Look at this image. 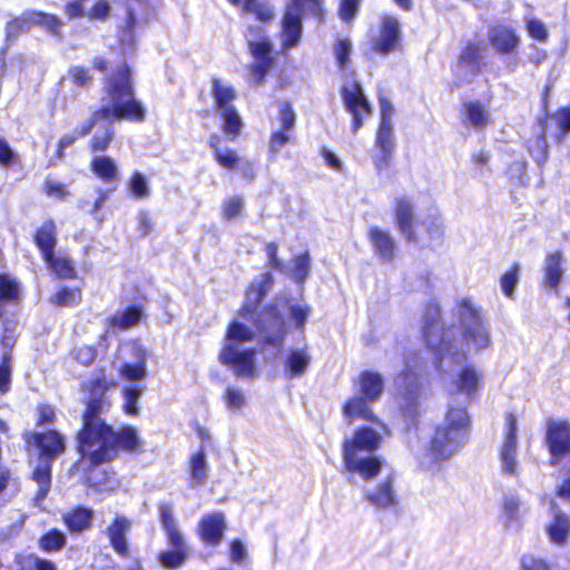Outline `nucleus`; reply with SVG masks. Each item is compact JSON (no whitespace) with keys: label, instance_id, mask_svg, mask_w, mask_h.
<instances>
[{"label":"nucleus","instance_id":"1","mask_svg":"<svg viewBox=\"0 0 570 570\" xmlns=\"http://www.w3.org/2000/svg\"><path fill=\"white\" fill-rule=\"evenodd\" d=\"M83 404L81 425L75 434L80 460L96 468L112 462L121 452L144 451V441L136 426L122 424L115 429L100 417L104 407L109 405L107 397L88 395Z\"/></svg>","mask_w":570,"mask_h":570},{"label":"nucleus","instance_id":"2","mask_svg":"<svg viewBox=\"0 0 570 570\" xmlns=\"http://www.w3.org/2000/svg\"><path fill=\"white\" fill-rule=\"evenodd\" d=\"M110 61L105 56H95L91 59V68L105 73L102 79L104 92L110 99V105H102L94 110L72 134L62 135L58 142L66 149L77 139L88 136L100 121H114L126 119L131 122H142L146 119L145 106L135 97V80L132 69L126 60L119 61L109 70Z\"/></svg>","mask_w":570,"mask_h":570},{"label":"nucleus","instance_id":"3","mask_svg":"<svg viewBox=\"0 0 570 570\" xmlns=\"http://www.w3.org/2000/svg\"><path fill=\"white\" fill-rule=\"evenodd\" d=\"M274 285L271 271L253 281L245 291V299L237 309V314L244 320H252L256 330L264 334L263 344L274 347L282 346L287 335L285 317L277 304L268 303L259 311L258 307Z\"/></svg>","mask_w":570,"mask_h":570},{"label":"nucleus","instance_id":"4","mask_svg":"<svg viewBox=\"0 0 570 570\" xmlns=\"http://www.w3.org/2000/svg\"><path fill=\"white\" fill-rule=\"evenodd\" d=\"M382 435L371 426H358L351 438L342 442V459L346 471L360 474L364 480L376 478L383 460L373 452L380 449Z\"/></svg>","mask_w":570,"mask_h":570},{"label":"nucleus","instance_id":"5","mask_svg":"<svg viewBox=\"0 0 570 570\" xmlns=\"http://www.w3.org/2000/svg\"><path fill=\"white\" fill-rule=\"evenodd\" d=\"M471 428L466 407L449 406L444 422L438 424L430 438L426 455L434 463L449 460L465 443Z\"/></svg>","mask_w":570,"mask_h":570},{"label":"nucleus","instance_id":"6","mask_svg":"<svg viewBox=\"0 0 570 570\" xmlns=\"http://www.w3.org/2000/svg\"><path fill=\"white\" fill-rule=\"evenodd\" d=\"M393 220L395 227L407 243L430 245L444 235V223L440 214L417 217L412 200L399 196L393 203Z\"/></svg>","mask_w":570,"mask_h":570},{"label":"nucleus","instance_id":"7","mask_svg":"<svg viewBox=\"0 0 570 570\" xmlns=\"http://www.w3.org/2000/svg\"><path fill=\"white\" fill-rule=\"evenodd\" d=\"M356 395L350 396L342 405V413L348 423L363 420L376 425L382 422L373 412L371 404L377 402L384 392V379L381 373L372 370L360 372L354 380Z\"/></svg>","mask_w":570,"mask_h":570},{"label":"nucleus","instance_id":"8","mask_svg":"<svg viewBox=\"0 0 570 570\" xmlns=\"http://www.w3.org/2000/svg\"><path fill=\"white\" fill-rule=\"evenodd\" d=\"M309 14L322 21L325 18L323 0H291L281 18V48L288 51L298 46L303 35V17Z\"/></svg>","mask_w":570,"mask_h":570},{"label":"nucleus","instance_id":"9","mask_svg":"<svg viewBox=\"0 0 570 570\" xmlns=\"http://www.w3.org/2000/svg\"><path fill=\"white\" fill-rule=\"evenodd\" d=\"M159 522L165 531L166 543L169 549L161 550L157 554V561L167 570L180 569L189 559V547L180 531L174 515L171 503H160L158 507Z\"/></svg>","mask_w":570,"mask_h":570},{"label":"nucleus","instance_id":"10","mask_svg":"<svg viewBox=\"0 0 570 570\" xmlns=\"http://www.w3.org/2000/svg\"><path fill=\"white\" fill-rule=\"evenodd\" d=\"M210 83L213 107L218 111L219 119L222 120V131L229 140L234 141L240 135L244 127L243 119L233 104L237 98V92L233 86L225 85L217 77H213Z\"/></svg>","mask_w":570,"mask_h":570},{"label":"nucleus","instance_id":"11","mask_svg":"<svg viewBox=\"0 0 570 570\" xmlns=\"http://www.w3.org/2000/svg\"><path fill=\"white\" fill-rule=\"evenodd\" d=\"M446 333L448 327L441 320L440 306L434 302L428 303L423 313L422 341L440 357L452 347V341Z\"/></svg>","mask_w":570,"mask_h":570},{"label":"nucleus","instance_id":"12","mask_svg":"<svg viewBox=\"0 0 570 570\" xmlns=\"http://www.w3.org/2000/svg\"><path fill=\"white\" fill-rule=\"evenodd\" d=\"M544 445L549 452L548 463L551 466L570 459V421L550 419L546 424Z\"/></svg>","mask_w":570,"mask_h":570},{"label":"nucleus","instance_id":"13","mask_svg":"<svg viewBox=\"0 0 570 570\" xmlns=\"http://www.w3.org/2000/svg\"><path fill=\"white\" fill-rule=\"evenodd\" d=\"M222 137L218 134H210L207 138V145L212 150L213 158L216 164L228 171L237 170L240 177L250 183L256 177V169L254 163L248 159H243L237 150L233 148L220 147Z\"/></svg>","mask_w":570,"mask_h":570},{"label":"nucleus","instance_id":"14","mask_svg":"<svg viewBox=\"0 0 570 570\" xmlns=\"http://www.w3.org/2000/svg\"><path fill=\"white\" fill-rule=\"evenodd\" d=\"M22 438L27 446L38 449L40 461L53 462L66 451V439L55 429L27 431L23 433Z\"/></svg>","mask_w":570,"mask_h":570},{"label":"nucleus","instance_id":"15","mask_svg":"<svg viewBox=\"0 0 570 570\" xmlns=\"http://www.w3.org/2000/svg\"><path fill=\"white\" fill-rule=\"evenodd\" d=\"M218 361L230 368L237 377L253 379L257 374L256 350H237L234 344L225 343L219 351Z\"/></svg>","mask_w":570,"mask_h":570},{"label":"nucleus","instance_id":"16","mask_svg":"<svg viewBox=\"0 0 570 570\" xmlns=\"http://www.w3.org/2000/svg\"><path fill=\"white\" fill-rule=\"evenodd\" d=\"M340 94L345 110L352 115L351 129L355 134L363 126L364 118L372 114V107L358 82L342 87Z\"/></svg>","mask_w":570,"mask_h":570},{"label":"nucleus","instance_id":"17","mask_svg":"<svg viewBox=\"0 0 570 570\" xmlns=\"http://www.w3.org/2000/svg\"><path fill=\"white\" fill-rule=\"evenodd\" d=\"M401 23L395 16L385 14L381 19L379 35L370 41V50L380 56H386L400 46Z\"/></svg>","mask_w":570,"mask_h":570},{"label":"nucleus","instance_id":"18","mask_svg":"<svg viewBox=\"0 0 570 570\" xmlns=\"http://www.w3.org/2000/svg\"><path fill=\"white\" fill-rule=\"evenodd\" d=\"M460 318L464 323V335L478 347H487L490 343L481 312L466 299L460 302Z\"/></svg>","mask_w":570,"mask_h":570},{"label":"nucleus","instance_id":"19","mask_svg":"<svg viewBox=\"0 0 570 570\" xmlns=\"http://www.w3.org/2000/svg\"><path fill=\"white\" fill-rule=\"evenodd\" d=\"M247 47L254 58V61L249 65L250 75L255 83L261 85L275 63L272 55L273 45L267 37H264L258 41H248Z\"/></svg>","mask_w":570,"mask_h":570},{"label":"nucleus","instance_id":"20","mask_svg":"<svg viewBox=\"0 0 570 570\" xmlns=\"http://www.w3.org/2000/svg\"><path fill=\"white\" fill-rule=\"evenodd\" d=\"M227 529L225 514L222 511H215L204 514L197 523V535L205 546H219Z\"/></svg>","mask_w":570,"mask_h":570},{"label":"nucleus","instance_id":"21","mask_svg":"<svg viewBox=\"0 0 570 570\" xmlns=\"http://www.w3.org/2000/svg\"><path fill=\"white\" fill-rule=\"evenodd\" d=\"M416 373L409 366L405 365L396 376L395 382L403 394V403L400 406V411L405 419L413 420V416L417 413L416 411Z\"/></svg>","mask_w":570,"mask_h":570},{"label":"nucleus","instance_id":"22","mask_svg":"<svg viewBox=\"0 0 570 570\" xmlns=\"http://www.w3.org/2000/svg\"><path fill=\"white\" fill-rule=\"evenodd\" d=\"M131 528V521L125 515H116L106 529L109 546L122 559L130 557L127 534Z\"/></svg>","mask_w":570,"mask_h":570},{"label":"nucleus","instance_id":"23","mask_svg":"<svg viewBox=\"0 0 570 570\" xmlns=\"http://www.w3.org/2000/svg\"><path fill=\"white\" fill-rule=\"evenodd\" d=\"M488 40L492 48L499 55L515 53L521 39L517 30L507 24H497L488 32Z\"/></svg>","mask_w":570,"mask_h":570},{"label":"nucleus","instance_id":"24","mask_svg":"<svg viewBox=\"0 0 570 570\" xmlns=\"http://www.w3.org/2000/svg\"><path fill=\"white\" fill-rule=\"evenodd\" d=\"M460 117L465 127H473L476 130H483L492 122L489 107L478 99L463 101Z\"/></svg>","mask_w":570,"mask_h":570},{"label":"nucleus","instance_id":"25","mask_svg":"<svg viewBox=\"0 0 570 570\" xmlns=\"http://www.w3.org/2000/svg\"><path fill=\"white\" fill-rule=\"evenodd\" d=\"M62 523L70 534H81L92 528L94 510L77 504L61 515Z\"/></svg>","mask_w":570,"mask_h":570},{"label":"nucleus","instance_id":"26","mask_svg":"<svg viewBox=\"0 0 570 570\" xmlns=\"http://www.w3.org/2000/svg\"><path fill=\"white\" fill-rule=\"evenodd\" d=\"M563 278V256L560 250L547 254L543 264L542 286L559 293V287Z\"/></svg>","mask_w":570,"mask_h":570},{"label":"nucleus","instance_id":"27","mask_svg":"<svg viewBox=\"0 0 570 570\" xmlns=\"http://www.w3.org/2000/svg\"><path fill=\"white\" fill-rule=\"evenodd\" d=\"M229 4L240 8L244 14L252 16L263 24H269L275 19V11L268 0H227Z\"/></svg>","mask_w":570,"mask_h":570},{"label":"nucleus","instance_id":"28","mask_svg":"<svg viewBox=\"0 0 570 570\" xmlns=\"http://www.w3.org/2000/svg\"><path fill=\"white\" fill-rule=\"evenodd\" d=\"M146 315L141 304H131L121 312L110 315L107 320V326L110 330L126 331L137 326Z\"/></svg>","mask_w":570,"mask_h":570},{"label":"nucleus","instance_id":"29","mask_svg":"<svg viewBox=\"0 0 570 570\" xmlns=\"http://www.w3.org/2000/svg\"><path fill=\"white\" fill-rule=\"evenodd\" d=\"M49 271L59 279H77L78 272L71 257L56 250L42 257Z\"/></svg>","mask_w":570,"mask_h":570},{"label":"nucleus","instance_id":"30","mask_svg":"<svg viewBox=\"0 0 570 570\" xmlns=\"http://www.w3.org/2000/svg\"><path fill=\"white\" fill-rule=\"evenodd\" d=\"M367 238L373 250L383 259L392 262L395 256V242L387 230L377 226H371Z\"/></svg>","mask_w":570,"mask_h":570},{"label":"nucleus","instance_id":"31","mask_svg":"<svg viewBox=\"0 0 570 570\" xmlns=\"http://www.w3.org/2000/svg\"><path fill=\"white\" fill-rule=\"evenodd\" d=\"M311 361L312 356L306 346L291 348L284 358L285 375L289 379L303 376L309 367Z\"/></svg>","mask_w":570,"mask_h":570},{"label":"nucleus","instance_id":"32","mask_svg":"<svg viewBox=\"0 0 570 570\" xmlns=\"http://www.w3.org/2000/svg\"><path fill=\"white\" fill-rule=\"evenodd\" d=\"M208 463L204 448H199L187 461L188 483L191 488L204 485L208 478Z\"/></svg>","mask_w":570,"mask_h":570},{"label":"nucleus","instance_id":"33","mask_svg":"<svg viewBox=\"0 0 570 570\" xmlns=\"http://www.w3.org/2000/svg\"><path fill=\"white\" fill-rule=\"evenodd\" d=\"M482 386V373L473 365H463L456 374L455 387L459 393L472 396Z\"/></svg>","mask_w":570,"mask_h":570},{"label":"nucleus","instance_id":"34","mask_svg":"<svg viewBox=\"0 0 570 570\" xmlns=\"http://www.w3.org/2000/svg\"><path fill=\"white\" fill-rule=\"evenodd\" d=\"M33 243L39 249L41 257L56 250L58 238L57 227L53 219H46L33 233Z\"/></svg>","mask_w":570,"mask_h":570},{"label":"nucleus","instance_id":"35","mask_svg":"<svg viewBox=\"0 0 570 570\" xmlns=\"http://www.w3.org/2000/svg\"><path fill=\"white\" fill-rule=\"evenodd\" d=\"M540 131L527 140V149L539 167H543L549 158V146L547 141V118L539 119Z\"/></svg>","mask_w":570,"mask_h":570},{"label":"nucleus","instance_id":"36","mask_svg":"<svg viewBox=\"0 0 570 570\" xmlns=\"http://www.w3.org/2000/svg\"><path fill=\"white\" fill-rule=\"evenodd\" d=\"M484 45L482 41L469 40L462 47L458 62L461 67H469L472 72L479 73L482 70V57Z\"/></svg>","mask_w":570,"mask_h":570},{"label":"nucleus","instance_id":"37","mask_svg":"<svg viewBox=\"0 0 570 570\" xmlns=\"http://www.w3.org/2000/svg\"><path fill=\"white\" fill-rule=\"evenodd\" d=\"M364 498L376 508H389L395 503L393 478L387 476L380 482L372 491L364 493Z\"/></svg>","mask_w":570,"mask_h":570},{"label":"nucleus","instance_id":"38","mask_svg":"<svg viewBox=\"0 0 570 570\" xmlns=\"http://www.w3.org/2000/svg\"><path fill=\"white\" fill-rule=\"evenodd\" d=\"M547 533L553 544L564 546L570 535V517L562 511L556 512L547 525Z\"/></svg>","mask_w":570,"mask_h":570},{"label":"nucleus","instance_id":"39","mask_svg":"<svg viewBox=\"0 0 570 570\" xmlns=\"http://www.w3.org/2000/svg\"><path fill=\"white\" fill-rule=\"evenodd\" d=\"M90 170L106 184L116 183L119 179L118 167L110 156H95L90 161Z\"/></svg>","mask_w":570,"mask_h":570},{"label":"nucleus","instance_id":"40","mask_svg":"<svg viewBox=\"0 0 570 570\" xmlns=\"http://www.w3.org/2000/svg\"><path fill=\"white\" fill-rule=\"evenodd\" d=\"M21 287L17 278L7 273H0V320L4 317L3 305L20 301Z\"/></svg>","mask_w":570,"mask_h":570},{"label":"nucleus","instance_id":"41","mask_svg":"<svg viewBox=\"0 0 570 570\" xmlns=\"http://www.w3.org/2000/svg\"><path fill=\"white\" fill-rule=\"evenodd\" d=\"M51 472L52 462L48 461H40V463L32 470L31 479L38 484V490L35 495L37 501H42L47 498L51 489Z\"/></svg>","mask_w":570,"mask_h":570},{"label":"nucleus","instance_id":"42","mask_svg":"<svg viewBox=\"0 0 570 570\" xmlns=\"http://www.w3.org/2000/svg\"><path fill=\"white\" fill-rule=\"evenodd\" d=\"M36 10H26L20 16L13 17L6 23V39L12 40L28 32L35 24Z\"/></svg>","mask_w":570,"mask_h":570},{"label":"nucleus","instance_id":"43","mask_svg":"<svg viewBox=\"0 0 570 570\" xmlns=\"http://www.w3.org/2000/svg\"><path fill=\"white\" fill-rule=\"evenodd\" d=\"M82 302L80 287L61 286L49 296V303L56 307H75Z\"/></svg>","mask_w":570,"mask_h":570},{"label":"nucleus","instance_id":"44","mask_svg":"<svg viewBox=\"0 0 570 570\" xmlns=\"http://www.w3.org/2000/svg\"><path fill=\"white\" fill-rule=\"evenodd\" d=\"M137 361L135 363H124L119 368V374L126 380L138 381L146 376L147 352L142 347L135 351Z\"/></svg>","mask_w":570,"mask_h":570},{"label":"nucleus","instance_id":"45","mask_svg":"<svg viewBox=\"0 0 570 570\" xmlns=\"http://www.w3.org/2000/svg\"><path fill=\"white\" fill-rule=\"evenodd\" d=\"M117 386V382L106 375V370L99 367L97 375L88 381L87 384L82 385L81 390L87 392L88 395H100L106 397L105 394Z\"/></svg>","mask_w":570,"mask_h":570},{"label":"nucleus","instance_id":"46","mask_svg":"<svg viewBox=\"0 0 570 570\" xmlns=\"http://www.w3.org/2000/svg\"><path fill=\"white\" fill-rule=\"evenodd\" d=\"M67 544V538L62 531L50 529L40 535L38 546L46 553H55L61 551Z\"/></svg>","mask_w":570,"mask_h":570},{"label":"nucleus","instance_id":"47","mask_svg":"<svg viewBox=\"0 0 570 570\" xmlns=\"http://www.w3.org/2000/svg\"><path fill=\"white\" fill-rule=\"evenodd\" d=\"M225 338L232 344L252 342L255 332L239 321L233 320L226 328Z\"/></svg>","mask_w":570,"mask_h":570},{"label":"nucleus","instance_id":"48","mask_svg":"<svg viewBox=\"0 0 570 570\" xmlns=\"http://www.w3.org/2000/svg\"><path fill=\"white\" fill-rule=\"evenodd\" d=\"M520 278V264L514 262L501 276L500 286L508 298L514 297V292Z\"/></svg>","mask_w":570,"mask_h":570},{"label":"nucleus","instance_id":"49","mask_svg":"<svg viewBox=\"0 0 570 570\" xmlns=\"http://www.w3.org/2000/svg\"><path fill=\"white\" fill-rule=\"evenodd\" d=\"M127 187L130 195L136 199H145L150 194L147 178L140 171H134L130 174Z\"/></svg>","mask_w":570,"mask_h":570},{"label":"nucleus","instance_id":"50","mask_svg":"<svg viewBox=\"0 0 570 570\" xmlns=\"http://www.w3.org/2000/svg\"><path fill=\"white\" fill-rule=\"evenodd\" d=\"M68 78L78 88L89 89L94 83V76L85 66H72L68 70Z\"/></svg>","mask_w":570,"mask_h":570},{"label":"nucleus","instance_id":"51","mask_svg":"<svg viewBox=\"0 0 570 570\" xmlns=\"http://www.w3.org/2000/svg\"><path fill=\"white\" fill-rule=\"evenodd\" d=\"M503 471L515 475L518 472L517 444L503 443L500 452Z\"/></svg>","mask_w":570,"mask_h":570},{"label":"nucleus","instance_id":"52","mask_svg":"<svg viewBox=\"0 0 570 570\" xmlns=\"http://www.w3.org/2000/svg\"><path fill=\"white\" fill-rule=\"evenodd\" d=\"M139 386H127L122 390L124 404L122 410L128 415H137L139 413L138 401L141 395Z\"/></svg>","mask_w":570,"mask_h":570},{"label":"nucleus","instance_id":"53","mask_svg":"<svg viewBox=\"0 0 570 570\" xmlns=\"http://www.w3.org/2000/svg\"><path fill=\"white\" fill-rule=\"evenodd\" d=\"M115 130L111 126L106 127L102 134L94 135L88 144V148L91 153H105L114 139Z\"/></svg>","mask_w":570,"mask_h":570},{"label":"nucleus","instance_id":"54","mask_svg":"<svg viewBox=\"0 0 570 570\" xmlns=\"http://www.w3.org/2000/svg\"><path fill=\"white\" fill-rule=\"evenodd\" d=\"M352 42L348 38H341L334 46V55L338 69L345 70L351 63Z\"/></svg>","mask_w":570,"mask_h":570},{"label":"nucleus","instance_id":"55","mask_svg":"<svg viewBox=\"0 0 570 570\" xmlns=\"http://www.w3.org/2000/svg\"><path fill=\"white\" fill-rule=\"evenodd\" d=\"M244 209V198L240 195H233L227 197L222 205V216L226 220L239 216Z\"/></svg>","mask_w":570,"mask_h":570},{"label":"nucleus","instance_id":"56","mask_svg":"<svg viewBox=\"0 0 570 570\" xmlns=\"http://www.w3.org/2000/svg\"><path fill=\"white\" fill-rule=\"evenodd\" d=\"M35 24L43 27L48 32L52 35H59L62 22L55 14L36 10Z\"/></svg>","mask_w":570,"mask_h":570},{"label":"nucleus","instance_id":"57","mask_svg":"<svg viewBox=\"0 0 570 570\" xmlns=\"http://www.w3.org/2000/svg\"><path fill=\"white\" fill-rule=\"evenodd\" d=\"M393 129L390 120H381L376 137L375 145L379 149L394 148Z\"/></svg>","mask_w":570,"mask_h":570},{"label":"nucleus","instance_id":"58","mask_svg":"<svg viewBox=\"0 0 570 570\" xmlns=\"http://www.w3.org/2000/svg\"><path fill=\"white\" fill-rule=\"evenodd\" d=\"M362 0H338L337 14L345 23H351L360 12Z\"/></svg>","mask_w":570,"mask_h":570},{"label":"nucleus","instance_id":"59","mask_svg":"<svg viewBox=\"0 0 570 570\" xmlns=\"http://www.w3.org/2000/svg\"><path fill=\"white\" fill-rule=\"evenodd\" d=\"M288 313L291 320L293 321L294 327L298 331H303L312 313V309L308 305L293 304L289 306Z\"/></svg>","mask_w":570,"mask_h":570},{"label":"nucleus","instance_id":"60","mask_svg":"<svg viewBox=\"0 0 570 570\" xmlns=\"http://www.w3.org/2000/svg\"><path fill=\"white\" fill-rule=\"evenodd\" d=\"M72 355L79 365L89 367L96 362L98 351L95 345H82L76 348Z\"/></svg>","mask_w":570,"mask_h":570},{"label":"nucleus","instance_id":"61","mask_svg":"<svg viewBox=\"0 0 570 570\" xmlns=\"http://www.w3.org/2000/svg\"><path fill=\"white\" fill-rule=\"evenodd\" d=\"M36 411H37L36 426H38V428L51 425L57 420L56 410L50 404L40 403L37 405Z\"/></svg>","mask_w":570,"mask_h":570},{"label":"nucleus","instance_id":"62","mask_svg":"<svg viewBox=\"0 0 570 570\" xmlns=\"http://www.w3.org/2000/svg\"><path fill=\"white\" fill-rule=\"evenodd\" d=\"M42 190L47 196L56 197L60 200H63L69 195L68 187L65 184L53 180L50 177L43 180Z\"/></svg>","mask_w":570,"mask_h":570},{"label":"nucleus","instance_id":"63","mask_svg":"<svg viewBox=\"0 0 570 570\" xmlns=\"http://www.w3.org/2000/svg\"><path fill=\"white\" fill-rule=\"evenodd\" d=\"M20 164L19 155L12 150L7 139L0 136V166L8 168Z\"/></svg>","mask_w":570,"mask_h":570},{"label":"nucleus","instance_id":"64","mask_svg":"<svg viewBox=\"0 0 570 570\" xmlns=\"http://www.w3.org/2000/svg\"><path fill=\"white\" fill-rule=\"evenodd\" d=\"M521 570H551L550 564L542 558L524 554L520 560Z\"/></svg>","mask_w":570,"mask_h":570}]
</instances>
